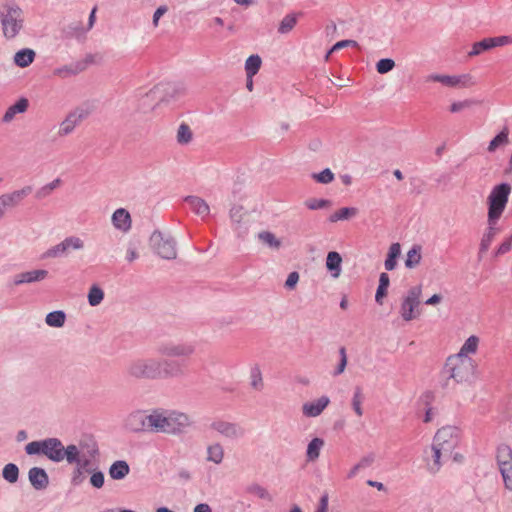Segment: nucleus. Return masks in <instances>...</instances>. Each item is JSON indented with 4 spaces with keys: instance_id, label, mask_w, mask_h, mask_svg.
Listing matches in <instances>:
<instances>
[{
    "instance_id": "62",
    "label": "nucleus",
    "mask_w": 512,
    "mask_h": 512,
    "mask_svg": "<svg viewBox=\"0 0 512 512\" xmlns=\"http://www.w3.org/2000/svg\"><path fill=\"white\" fill-rule=\"evenodd\" d=\"M51 193H52L51 188L48 185H45L36 192L35 196L38 199H42V198L49 196Z\"/></svg>"
},
{
    "instance_id": "4",
    "label": "nucleus",
    "mask_w": 512,
    "mask_h": 512,
    "mask_svg": "<svg viewBox=\"0 0 512 512\" xmlns=\"http://www.w3.org/2000/svg\"><path fill=\"white\" fill-rule=\"evenodd\" d=\"M474 361L470 357L455 354L448 357L445 372L457 383L468 381L474 373Z\"/></svg>"
},
{
    "instance_id": "23",
    "label": "nucleus",
    "mask_w": 512,
    "mask_h": 512,
    "mask_svg": "<svg viewBox=\"0 0 512 512\" xmlns=\"http://www.w3.org/2000/svg\"><path fill=\"white\" fill-rule=\"evenodd\" d=\"M185 202L195 214L202 218L207 217L210 213L209 205L200 197L189 196L185 199Z\"/></svg>"
},
{
    "instance_id": "37",
    "label": "nucleus",
    "mask_w": 512,
    "mask_h": 512,
    "mask_svg": "<svg viewBox=\"0 0 512 512\" xmlns=\"http://www.w3.org/2000/svg\"><path fill=\"white\" fill-rule=\"evenodd\" d=\"M258 238L262 243L269 246L270 248L279 249L281 246V241L269 231H263L259 233Z\"/></svg>"
},
{
    "instance_id": "59",
    "label": "nucleus",
    "mask_w": 512,
    "mask_h": 512,
    "mask_svg": "<svg viewBox=\"0 0 512 512\" xmlns=\"http://www.w3.org/2000/svg\"><path fill=\"white\" fill-rule=\"evenodd\" d=\"M243 208L242 207H233L231 210H230V217L233 221L235 222H240L242 220V217H243Z\"/></svg>"
},
{
    "instance_id": "1",
    "label": "nucleus",
    "mask_w": 512,
    "mask_h": 512,
    "mask_svg": "<svg viewBox=\"0 0 512 512\" xmlns=\"http://www.w3.org/2000/svg\"><path fill=\"white\" fill-rule=\"evenodd\" d=\"M130 425L135 430L148 429L156 433L179 434L193 423L187 413L178 410L154 409L148 415L136 413L129 418Z\"/></svg>"
},
{
    "instance_id": "5",
    "label": "nucleus",
    "mask_w": 512,
    "mask_h": 512,
    "mask_svg": "<svg viewBox=\"0 0 512 512\" xmlns=\"http://www.w3.org/2000/svg\"><path fill=\"white\" fill-rule=\"evenodd\" d=\"M25 451L29 455L43 454L54 462H61L65 458L64 446L57 438L32 441L26 445Z\"/></svg>"
},
{
    "instance_id": "7",
    "label": "nucleus",
    "mask_w": 512,
    "mask_h": 512,
    "mask_svg": "<svg viewBox=\"0 0 512 512\" xmlns=\"http://www.w3.org/2000/svg\"><path fill=\"white\" fill-rule=\"evenodd\" d=\"M460 441V431L454 426H445L437 431L433 444L444 452V457H450Z\"/></svg>"
},
{
    "instance_id": "20",
    "label": "nucleus",
    "mask_w": 512,
    "mask_h": 512,
    "mask_svg": "<svg viewBox=\"0 0 512 512\" xmlns=\"http://www.w3.org/2000/svg\"><path fill=\"white\" fill-rule=\"evenodd\" d=\"M112 223L116 229L127 232L131 228V217L127 210L117 209L112 215Z\"/></svg>"
},
{
    "instance_id": "55",
    "label": "nucleus",
    "mask_w": 512,
    "mask_h": 512,
    "mask_svg": "<svg viewBox=\"0 0 512 512\" xmlns=\"http://www.w3.org/2000/svg\"><path fill=\"white\" fill-rule=\"evenodd\" d=\"M339 354H340L341 359H340V363H339L337 369L334 372L335 375L342 374L347 365V355H346V350L344 347L340 348Z\"/></svg>"
},
{
    "instance_id": "3",
    "label": "nucleus",
    "mask_w": 512,
    "mask_h": 512,
    "mask_svg": "<svg viewBox=\"0 0 512 512\" xmlns=\"http://www.w3.org/2000/svg\"><path fill=\"white\" fill-rule=\"evenodd\" d=\"M0 22L4 37L14 39L23 29L24 15L22 9L14 4L1 6Z\"/></svg>"
},
{
    "instance_id": "10",
    "label": "nucleus",
    "mask_w": 512,
    "mask_h": 512,
    "mask_svg": "<svg viewBox=\"0 0 512 512\" xmlns=\"http://www.w3.org/2000/svg\"><path fill=\"white\" fill-rule=\"evenodd\" d=\"M208 429L216 435L229 439H236L243 435V430L236 423L224 419H214Z\"/></svg>"
},
{
    "instance_id": "52",
    "label": "nucleus",
    "mask_w": 512,
    "mask_h": 512,
    "mask_svg": "<svg viewBox=\"0 0 512 512\" xmlns=\"http://www.w3.org/2000/svg\"><path fill=\"white\" fill-rule=\"evenodd\" d=\"M105 482V477L103 472L101 471H93L90 476V484L97 489H100L103 487Z\"/></svg>"
},
{
    "instance_id": "56",
    "label": "nucleus",
    "mask_w": 512,
    "mask_h": 512,
    "mask_svg": "<svg viewBox=\"0 0 512 512\" xmlns=\"http://www.w3.org/2000/svg\"><path fill=\"white\" fill-rule=\"evenodd\" d=\"M369 465V461L367 459H363L361 460L359 463H357L356 465H354L348 472V478H353L355 477L358 472L363 469V468H366L367 466Z\"/></svg>"
},
{
    "instance_id": "41",
    "label": "nucleus",
    "mask_w": 512,
    "mask_h": 512,
    "mask_svg": "<svg viewBox=\"0 0 512 512\" xmlns=\"http://www.w3.org/2000/svg\"><path fill=\"white\" fill-rule=\"evenodd\" d=\"M297 18L295 15L288 14L286 15L280 22L278 32L281 34H286L290 32L296 25Z\"/></svg>"
},
{
    "instance_id": "18",
    "label": "nucleus",
    "mask_w": 512,
    "mask_h": 512,
    "mask_svg": "<svg viewBox=\"0 0 512 512\" xmlns=\"http://www.w3.org/2000/svg\"><path fill=\"white\" fill-rule=\"evenodd\" d=\"M32 192V187L26 186L22 189L15 190L11 193H6L1 195V198L5 202L7 208H12L17 206L22 202V200L27 197Z\"/></svg>"
},
{
    "instance_id": "35",
    "label": "nucleus",
    "mask_w": 512,
    "mask_h": 512,
    "mask_svg": "<svg viewBox=\"0 0 512 512\" xmlns=\"http://www.w3.org/2000/svg\"><path fill=\"white\" fill-rule=\"evenodd\" d=\"M478 344L479 338L475 335H472L464 342L460 351L457 354H461L463 357H469V354L476 353Z\"/></svg>"
},
{
    "instance_id": "48",
    "label": "nucleus",
    "mask_w": 512,
    "mask_h": 512,
    "mask_svg": "<svg viewBox=\"0 0 512 512\" xmlns=\"http://www.w3.org/2000/svg\"><path fill=\"white\" fill-rule=\"evenodd\" d=\"M475 104H477V101L472 100V99H466L464 101L454 102L450 106V112L457 113L464 109L470 108Z\"/></svg>"
},
{
    "instance_id": "12",
    "label": "nucleus",
    "mask_w": 512,
    "mask_h": 512,
    "mask_svg": "<svg viewBox=\"0 0 512 512\" xmlns=\"http://www.w3.org/2000/svg\"><path fill=\"white\" fill-rule=\"evenodd\" d=\"M195 352L191 343H169L161 348V353L167 357L188 358Z\"/></svg>"
},
{
    "instance_id": "39",
    "label": "nucleus",
    "mask_w": 512,
    "mask_h": 512,
    "mask_svg": "<svg viewBox=\"0 0 512 512\" xmlns=\"http://www.w3.org/2000/svg\"><path fill=\"white\" fill-rule=\"evenodd\" d=\"M499 470L501 472L505 487L509 490H512V460L506 462L505 464L499 465Z\"/></svg>"
},
{
    "instance_id": "22",
    "label": "nucleus",
    "mask_w": 512,
    "mask_h": 512,
    "mask_svg": "<svg viewBox=\"0 0 512 512\" xmlns=\"http://www.w3.org/2000/svg\"><path fill=\"white\" fill-rule=\"evenodd\" d=\"M82 115L77 112L70 113L60 124L58 134L66 136L73 132L76 126L81 122Z\"/></svg>"
},
{
    "instance_id": "27",
    "label": "nucleus",
    "mask_w": 512,
    "mask_h": 512,
    "mask_svg": "<svg viewBox=\"0 0 512 512\" xmlns=\"http://www.w3.org/2000/svg\"><path fill=\"white\" fill-rule=\"evenodd\" d=\"M342 257L336 251H331L327 254L326 267L332 272L334 278H338L341 273Z\"/></svg>"
},
{
    "instance_id": "31",
    "label": "nucleus",
    "mask_w": 512,
    "mask_h": 512,
    "mask_svg": "<svg viewBox=\"0 0 512 512\" xmlns=\"http://www.w3.org/2000/svg\"><path fill=\"white\" fill-rule=\"evenodd\" d=\"M194 133L186 123H181L176 132V141L179 145H188L193 141Z\"/></svg>"
},
{
    "instance_id": "34",
    "label": "nucleus",
    "mask_w": 512,
    "mask_h": 512,
    "mask_svg": "<svg viewBox=\"0 0 512 512\" xmlns=\"http://www.w3.org/2000/svg\"><path fill=\"white\" fill-rule=\"evenodd\" d=\"M401 254V246L399 243H393L388 252L387 259L385 260V269L388 271L393 270L396 267V260Z\"/></svg>"
},
{
    "instance_id": "32",
    "label": "nucleus",
    "mask_w": 512,
    "mask_h": 512,
    "mask_svg": "<svg viewBox=\"0 0 512 512\" xmlns=\"http://www.w3.org/2000/svg\"><path fill=\"white\" fill-rule=\"evenodd\" d=\"M358 214V209L355 207H343L336 210L329 216V221L332 223L348 220L355 217Z\"/></svg>"
},
{
    "instance_id": "29",
    "label": "nucleus",
    "mask_w": 512,
    "mask_h": 512,
    "mask_svg": "<svg viewBox=\"0 0 512 512\" xmlns=\"http://www.w3.org/2000/svg\"><path fill=\"white\" fill-rule=\"evenodd\" d=\"M28 108V101L27 99H20L18 100L15 104H13L12 106H10L5 114L3 115V121L8 123V122H11L14 117L16 116V114H19V113H24Z\"/></svg>"
},
{
    "instance_id": "50",
    "label": "nucleus",
    "mask_w": 512,
    "mask_h": 512,
    "mask_svg": "<svg viewBox=\"0 0 512 512\" xmlns=\"http://www.w3.org/2000/svg\"><path fill=\"white\" fill-rule=\"evenodd\" d=\"M313 178L319 183L328 184L333 181L334 174L330 169L327 168L318 174H313Z\"/></svg>"
},
{
    "instance_id": "60",
    "label": "nucleus",
    "mask_w": 512,
    "mask_h": 512,
    "mask_svg": "<svg viewBox=\"0 0 512 512\" xmlns=\"http://www.w3.org/2000/svg\"><path fill=\"white\" fill-rule=\"evenodd\" d=\"M167 10L168 9L166 6H160L157 8V10L155 11V13L153 15V26L154 27L158 26L160 18L167 12Z\"/></svg>"
},
{
    "instance_id": "64",
    "label": "nucleus",
    "mask_w": 512,
    "mask_h": 512,
    "mask_svg": "<svg viewBox=\"0 0 512 512\" xmlns=\"http://www.w3.org/2000/svg\"><path fill=\"white\" fill-rule=\"evenodd\" d=\"M194 512H212V510L208 504L201 503L195 506Z\"/></svg>"
},
{
    "instance_id": "21",
    "label": "nucleus",
    "mask_w": 512,
    "mask_h": 512,
    "mask_svg": "<svg viewBox=\"0 0 512 512\" xmlns=\"http://www.w3.org/2000/svg\"><path fill=\"white\" fill-rule=\"evenodd\" d=\"M48 275V271L44 269L32 270L18 274L15 277V284L32 283L44 280Z\"/></svg>"
},
{
    "instance_id": "9",
    "label": "nucleus",
    "mask_w": 512,
    "mask_h": 512,
    "mask_svg": "<svg viewBox=\"0 0 512 512\" xmlns=\"http://www.w3.org/2000/svg\"><path fill=\"white\" fill-rule=\"evenodd\" d=\"M85 247L84 241L78 236L66 237L63 241L57 245L48 249L45 253L47 258H55L71 251L83 250Z\"/></svg>"
},
{
    "instance_id": "40",
    "label": "nucleus",
    "mask_w": 512,
    "mask_h": 512,
    "mask_svg": "<svg viewBox=\"0 0 512 512\" xmlns=\"http://www.w3.org/2000/svg\"><path fill=\"white\" fill-rule=\"evenodd\" d=\"M2 475L9 483H15L19 477V469L13 463L6 464L3 468Z\"/></svg>"
},
{
    "instance_id": "53",
    "label": "nucleus",
    "mask_w": 512,
    "mask_h": 512,
    "mask_svg": "<svg viewBox=\"0 0 512 512\" xmlns=\"http://www.w3.org/2000/svg\"><path fill=\"white\" fill-rule=\"evenodd\" d=\"M65 458L69 463H74L78 460L79 450L75 445L64 447Z\"/></svg>"
},
{
    "instance_id": "43",
    "label": "nucleus",
    "mask_w": 512,
    "mask_h": 512,
    "mask_svg": "<svg viewBox=\"0 0 512 512\" xmlns=\"http://www.w3.org/2000/svg\"><path fill=\"white\" fill-rule=\"evenodd\" d=\"M512 460V449L505 444L500 445L497 448V463L498 466L501 464H505Z\"/></svg>"
},
{
    "instance_id": "57",
    "label": "nucleus",
    "mask_w": 512,
    "mask_h": 512,
    "mask_svg": "<svg viewBox=\"0 0 512 512\" xmlns=\"http://www.w3.org/2000/svg\"><path fill=\"white\" fill-rule=\"evenodd\" d=\"M299 281V274L298 272H291L285 282V287L292 290L295 288Z\"/></svg>"
},
{
    "instance_id": "24",
    "label": "nucleus",
    "mask_w": 512,
    "mask_h": 512,
    "mask_svg": "<svg viewBox=\"0 0 512 512\" xmlns=\"http://www.w3.org/2000/svg\"><path fill=\"white\" fill-rule=\"evenodd\" d=\"M488 228L486 232L483 234L480 247H479V259L483 257V255L488 251L493 239L498 233V229L495 227L496 223L488 222Z\"/></svg>"
},
{
    "instance_id": "33",
    "label": "nucleus",
    "mask_w": 512,
    "mask_h": 512,
    "mask_svg": "<svg viewBox=\"0 0 512 512\" xmlns=\"http://www.w3.org/2000/svg\"><path fill=\"white\" fill-rule=\"evenodd\" d=\"M262 60L259 55H251L245 61L247 78H253L261 68Z\"/></svg>"
},
{
    "instance_id": "19",
    "label": "nucleus",
    "mask_w": 512,
    "mask_h": 512,
    "mask_svg": "<svg viewBox=\"0 0 512 512\" xmlns=\"http://www.w3.org/2000/svg\"><path fill=\"white\" fill-rule=\"evenodd\" d=\"M28 477L31 485L37 490L45 489L48 486V475L42 468H31L29 470Z\"/></svg>"
},
{
    "instance_id": "6",
    "label": "nucleus",
    "mask_w": 512,
    "mask_h": 512,
    "mask_svg": "<svg viewBox=\"0 0 512 512\" xmlns=\"http://www.w3.org/2000/svg\"><path fill=\"white\" fill-rule=\"evenodd\" d=\"M510 192L511 186L508 183H501L492 189L488 196V222L497 223L506 207Z\"/></svg>"
},
{
    "instance_id": "44",
    "label": "nucleus",
    "mask_w": 512,
    "mask_h": 512,
    "mask_svg": "<svg viewBox=\"0 0 512 512\" xmlns=\"http://www.w3.org/2000/svg\"><path fill=\"white\" fill-rule=\"evenodd\" d=\"M104 298V292L97 286H92L88 293V302L91 306L99 305Z\"/></svg>"
},
{
    "instance_id": "15",
    "label": "nucleus",
    "mask_w": 512,
    "mask_h": 512,
    "mask_svg": "<svg viewBox=\"0 0 512 512\" xmlns=\"http://www.w3.org/2000/svg\"><path fill=\"white\" fill-rule=\"evenodd\" d=\"M441 458L444 457V452L432 445L430 451H425L424 459L430 473L435 474L441 468Z\"/></svg>"
},
{
    "instance_id": "61",
    "label": "nucleus",
    "mask_w": 512,
    "mask_h": 512,
    "mask_svg": "<svg viewBox=\"0 0 512 512\" xmlns=\"http://www.w3.org/2000/svg\"><path fill=\"white\" fill-rule=\"evenodd\" d=\"M315 512H328V496L323 495L320 498L318 507Z\"/></svg>"
},
{
    "instance_id": "2",
    "label": "nucleus",
    "mask_w": 512,
    "mask_h": 512,
    "mask_svg": "<svg viewBox=\"0 0 512 512\" xmlns=\"http://www.w3.org/2000/svg\"><path fill=\"white\" fill-rule=\"evenodd\" d=\"M126 373L135 379H160L179 376L182 374V369L176 362L138 358L127 365Z\"/></svg>"
},
{
    "instance_id": "8",
    "label": "nucleus",
    "mask_w": 512,
    "mask_h": 512,
    "mask_svg": "<svg viewBox=\"0 0 512 512\" xmlns=\"http://www.w3.org/2000/svg\"><path fill=\"white\" fill-rule=\"evenodd\" d=\"M150 243L156 253L163 259L171 260L177 256L175 241L160 231H155L150 237Z\"/></svg>"
},
{
    "instance_id": "47",
    "label": "nucleus",
    "mask_w": 512,
    "mask_h": 512,
    "mask_svg": "<svg viewBox=\"0 0 512 512\" xmlns=\"http://www.w3.org/2000/svg\"><path fill=\"white\" fill-rule=\"evenodd\" d=\"M395 67L394 60L390 58H384L376 63V70L379 74H386Z\"/></svg>"
},
{
    "instance_id": "49",
    "label": "nucleus",
    "mask_w": 512,
    "mask_h": 512,
    "mask_svg": "<svg viewBox=\"0 0 512 512\" xmlns=\"http://www.w3.org/2000/svg\"><path fill=\"white\" fill-rule=\"evenodd\" d=\"M330 205V202L325 199H316L311 198L305 201V206L310 210H318L325 207H328Z\"/></svg>"
},
{
    "instance_id": "42",
    "label": "nucleus",
    "mask_w": 512,
    "mask_h": 512,
    "mask_svg": "<svg viewBox=\"0 0 512 512\" xmlns=\"http://www.w3.org/2000/svg\"><path fill=\"white\" fill-rule=\"evenodd\" d=\"M250 384L253 389L260 391L263 388V378L259 367L255 366L250 372Z\"/></svg>"
},
{
    "instance_id": "14",
    "label": "nucleus",
    "mask_w": 512,
    "mask_h": 512,
    "mask_svg": "<svg viewBox=\"0 0 512 512\" xmlns=\"http://www.w3.org/2000/svg\"><path fill=\"white\" fill-rule=\"evenodd\" d=\"M329 403L330 399L328 396H321L318 399L305 402L302 405V413L305 417H318L328 407Z\"/></svg>"
},
{
    "instance_id": "11",
    "label": "nucleus",
    "mask_w": 512,
    "mask_h": 512,
    "mask_svg": "<svg viewBox=\"0 0 512 512\" xmlns=\"http://www.w3.org/2000/svg\"><path fill=\"white\" fill-rule=\"evenodd\" d=\"M420 403L424 410L422 421L424 423L433 422L439 415L438 406L435 404V394L432 391H425L420 398Z\"/></svg>"
},
{
    "instance_id": "30",
    "label": "nucleus",
    "mask_w": 512,
    "mask_h": 512,
    "mask_svg": "<svg viewBox=\"0 0 512 512\" xmlns=\"http://www.w3.org/2000/svg\"><path fill=\"white\" fill-rule=\"evenodd\" d=\"M35 59V52L32 49L25 48L18 52H16L14 56V63L21 67L25 68L29 66Z\"/></svg>"
},
{
    "instance_id": "63",
    "label": "nucleus",
    "mask_w": 512,
    "mask_h": 512,
    "mask_svg": "<svg viewBox=\"0 0 512 512\" xmlns=\"http://www.w3.org/2000/svg\"><path fill=\"white\" fill-rule=\"evenodd\" d=\"M51 193H52L51 188L48 185H45L36 192L35 196L38 199H42V198L49 196Z\"/></svg>"
},
{
    "instance_id": "51",
    "label": "nucleus",
    "mask_w": 512,
    "mask_h": 512,
    "mask_svg": "<svg viewBox=\"0 0 512 512\" xmlns=\"http://www.w3.org/2000/svg\"><path fill=\"white\" fill-rule=\"evenodd\" d=\"M357 47L358 46V43L355 41V40H341V41H338L337 43H335L332 48L329 50V52L327 53L326 55V59L329 58V56L335 52V51H338L342 48H346V47Z\"/></svg>"
},
{
    "instance_id": "58",
    "label": "nucleus",
    "mask_w": 512,
    "mask_h": 512,
    "mask_svg": "<svg viewBox=\"0 0 512 512\" xmlns=\"http://www.w3.org/2000/svg\"><path fill=\"white\" fill-rule=\"evenodd\" d=\"M511 246H512V236L510 238H508L507 240H505L499 246V248L497 249L495 255L499 256V255L505 254L506 252H508L511 249Z\"/></svg>"
},
{
    "instance_id": "16",
    "label": "nucleus",
    "mask_w": 512,
    "mask_h": 512,
    "mask_svg": "<svg viewBox=\"0 0 512 512\" xmlns=\"http://www.w3.org/2000/svg\"><path fill=\"white\" fill-rule=\"evenodd\" d=\"M416 308V293L411 290L401 302L399 313L403 320L410 321L414 318V310Z\"/></svg>"
},
{
    "instance_id": "13",
    "label": "nucleus",
    "mask_w": 512,
    "mask_h": 512,
    "mask_svg": "<svg viewBox=\"0 0 512 512\" xmlns=\"http://www.w3.org/2000/svg\"><path fill=\"white\" fill-rule=\"evenodd\" d=\"M472 77L469 74L462 75H439L433 74L428 77V80L440 82L447 87H468L470 86Z\"/></svg>"
},
{
    "instance_id": "26",
    "label": "nucleus",
    "mask_w": 512,
    "mask_h": 512,
    "mask_svg": "<svg viewBox=\"0 0 512 512\" xmlns=\"http://www.w3.org/2000/svg\"><path fill=\"white\" fill-rule=\"evenodd\" d=\"M225 456L224 448L223 446L218 443H212L209 444L206 448V460L208 462H212L216 465H219L222 463Z\"/></svg>"
},
{
    "instance_id": "25",
    "label": "nucleus",
    "mask_w": 512,
    "mask_h": 512,
    "mask_svg": "<svg viewBox=\"0 0 512 512\" xmlns=\"http://www.w3.org/2000/svg\"><path fill=\"white\" fill-rule=\"evenodd\" d=\"M109 476L113 480H122L130 473V466L124 460H117L109 467Z\"/></svg>"
},
{
    "instance_id": "17",
    "label": "nucleus",
    "mask_w": 512,
    "mask_h": 512,
    "mask_svg": "<svg viewBox=\"0 0 512 512\" xmlns=\"http://www.w3.org/2000/svg\"><path fill=\"white\" fill-rule=\"evenodd\" d=\"M32 192V187L26 186L22 189L15 190L11 193H6L1 195V198L5 202L7 208H12L17 206L22 202V200L27 197Z\"/></svg>"
},
{
    "instance_id": "45",
    "label": "nucleus",
    "mask_w": 512,
    "mask_h": 512,
    "mask_svg": "<svg viewBox=\"0 0 512 512\" xmlns=\"http://www.w3.org/2000/svg\"><path fill=\"white\" fill-rule=\"evenodd\" d=\"M490 49L489 40L485 38L479 42H476L472 45L471 51L468 53L469 57H475L480 55L482 52Z\"/></svg>"
},
{
    "instance_id": "36",
    "label": "nucleus",
    "mask_w": 512,
    "mask_h": 512,
    "mask_svg": "<svg viewBox=\"0 0 512 512\" xmlns=\"http://www.w3.org/2000/svg\"><path fill=\"white\" fill-rule=\"evenodd\" d=\"M65 313L63 311L50 312L46 316V324L50 327H62L65 323Z\"/></svg>"
},
{
    "instance_id": "54",
    "label": "nucleus",
    "mask_w": 512,
    "mask_h": 512,
    "mask_svg": "<svg viewBox=\"0 0 512 512\" xmlns=\"http://www.w3.org/2000/svg\"><path fill=\"white\" fill-rule=\"evenodd\" d=\"M488 40L490 49L512 43V37L510 36H499L494 38H488Z\"/></svg>"
},
{
    "instance_id": "46",
    "label": "nucleus",
    "mask_w": 512,
    "mask_h": 512,
    "mask_svg": "<svg viewBox=\"0 0 512 512\" xmlns=\"http://www.w3.org/2000/svg\"><path fill=\"white\" fill-rule=\"evenodd\" d=\"M362 402H363L362 391L360 388H357L355 390L353 398H352V407L358 417H361L363 415Z\"/></svg>"
},
{
    "instance_id": "38",
    "label": "nucleus",
    "mask_w": 512,
    "mask_h": 512,
    "mask_svg": "<svg viewBox=\"0 0 512 512\" xmlns=\"http://www.w3.org/2000/svg\"><path fill=\"white\" fill-rule=\"evenodd\" d=\"M508 134V128L504 127L503 130L490 141L488 151L494 152L500 145L508 143Z\"/></svg>"
},
{
    "instance_id": "28",
    "label": "nucleus",
    "mask_w": 512,
    "mask_h": 512,
    "mask_svg": "<svg viewBox=\"0 0 512 512\" xmlns=\"http://www.w3.org/2000/svg\"><path fill=\"white\" fill-rule=\"evenodd\" d=\"M324 444L325 443L322 438H319V437L313 438L307 446V451H306L307 460L310 462L316 461L320 456V452L323 449Z\"/></svg>"
}]
</instances>
